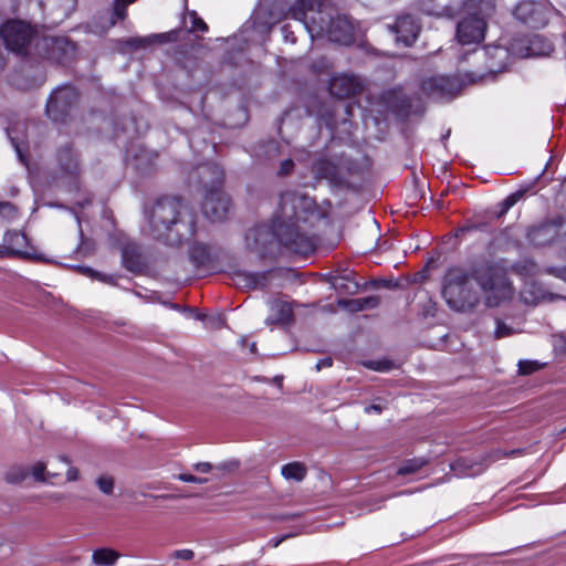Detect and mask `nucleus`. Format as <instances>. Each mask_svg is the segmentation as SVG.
I'll return each mask as SVG.
<instances>
[{
	"mask_svg": "<svg viewBox=\"0 0 566 566\" xmlns=\"http://www.w3.org/2000/svg\"><path fill=\"white\" fill-rule=\"evenodd\" d=\"M399 104L395 105V109L400 114H409L412 109V103L409 97L401 96L397 97Z\"/></svg>",
	"mask_w": 566,
	"mask_h": 566,
	"instance_id": "41",
	"label": "nucleus"
},
{
	"mask_svg": "<svg viewBox=\"0 0 566 566\" xmlns=\"http://www.w3.org/2000/svg\"><path fill=\"white\" fill-rule=\"evenodd\" d=\"M514 15L517 20L533 29L543 28L548 22L545 7L532 0L521 1L514 9Z\"/></svg>",
	"mask_w": 566,
	"mask_h": 566,
	"instance_id": "13",
	"label": "nucleus"
},
{
	"mask_svg": "<svg viewBox=\"0 0 566 566\" xmlns=\"http://www.w3.org/2000/svg\"><path fill=\"white\" fill-rule=\"evenodd\" d=\"M17 208L11 202L4 201L0 202V216L7 219H13L17 217Z\"/></svg>",
	"mask_w": 566,
	"mask_h": 566,
	"instance_id": "40",
	"label": "nucleus"
},
{
	"mask_svg": "<svg viewBox=\"0 0 566 566\" xmlns=\"http://www.w3.org/2000/svg\"><path fill=\"white\" fill-rule=\"evenodd\" d=\"M323 218L315 201L295 191L281 195L280 212L273 220L271 235L290 251L307 255L315 249V241L300 230V222L313 224Z\"/></svg>",
	"mask_w": 566,
	"mask_h": 566,
	"instance_id": "2",
	"label": "nucleus"
},
{
	"mask_svg": "<svg viewBox=\"0 0 566 566\" xmlns=\"http://www.w3.org/2000/svg\"><path fill=\"white\" fill-rule=\"evenodd\" d=\"M272 276V272L252 273L245 271H237L233 275V282L241 289L254 290L265 289Z\"/></svg>",
	"mask_w": 566,
	"mask_h": 566,
	"instance_id": "17",
	"label": "nucleus"
},
{
	"mask_svg": "<svg viewBox=\"0 0 566 566\" xmlns=\"http://www.w3.org/2000/svg\"><path fill=\"white\" fill-rule=\"evenodd\" d=\"M526 238L534 247L566 243V216L547 219L527 228Z\"/></svg>",
	"mask_w": 566,
	"mask_h": 566,
	"instance_id": "8",
	"label": "nucleus"
},
{
	"mask_svg": "<svg viewBox=\"0 0 566 566\" xmlns=\"http://www.w3.org/2000/svg\"><path fill=\"white\" fill-rule=\"evenodd\" d=\"M238 469V462L230 461L223 462L218 465H213V471H217V478L224 475L226 473L233 472Z\"/></svg>",
	"mask_w": 566,
	"mask_h": 566,
	"instance_id": "39",
	"label": "nucleus"
},
{
	"mask_svg": "<svg viewBox=\"0 0 566 566\" xmlns=\"http://www.w3.org/2000/svg\"><path fill=\"white\" fill-rule=\"evenodd\" d=\"M191 262L196 266H206L211 262L209 248L203 243H193L189 250Z\"/></svg>",
	"mask_w": 566,
	"mask_h": 566,
	"instance_id": "26",
	"label": "nucleus"
},
{
	"mask_svg": "<svg viewBox=\"0 0 566 566\" xmlns=\"http://www.w3.org/2000/svg\"><path fill=\"white\" fill-rule=\"evenodd\" d=\"M223 169L214 163H206L193 168L188 176L191 186L201 188L206 193L220 191L223 181Z\"/></svg>",
	"mask_w": 566,
	"mask_h": 566,
	"instance_id": "12",
	"label": "nucleus"
},
{
	"mask_svg": "<svg viewBox=\"0 0 566 566\" xmlns=\"http://www.w3.org/2000/svg\"><path fill=\"white\" fill-rule=\"evenodd\" d=\"M53 6L61 18H66L75 10L76 0H53Z\"/></svg>",
	"mask_w": 566,
	"mask_h": 566,
	"instance_id": "31",
	"label": "nucleus"
},
{
	"mask_svg": "<svg viewBox=\"0 0 566 566\" xmlns=\"http://www.w3.org/2000/svg\"><path fill=\"white\" fill-rule=\"evenodd\" d=\"M191 312L196 319L205 322V317H207V315L200 314L199 312H196L195 310H191Z\"/></svg>",
	"mask_w": 566,
	"mask_h": 566,
	"instance_id": "61",
	"label": "nucleus"
},
{
	"mask_svg": "<svg viewBox=\"0 0 566 566\" xmlns=\"http://www.w3.org/2000/svg\"><path fill=\"white\" fill-rule=\"evenodd\" d=\"M294 168V161L292 159H284L281 164H280V168H279V176H287L292 172Z\"/></svg>",
	"mask_w": 566,
	"mask_h": 566,
	"instance_id": "47",
	"label": "nucleus"
},
{
	"mask_svg": "<svg viewBox=\"0 0 566 566\" xmlns=\"http://www.w3.org/2000/svg\"><path fill=\"white\" fill-rule=\"evenodd\" d=\"M45 470L46 464L40 461L32 467V475L39 482H46Z\"/></svg>",
	"mask_w": 566,
	"mask_h": 566,
	"instance_id": "42",
	"label": "nucleus"
},
{
	"mask_svg": "<svg viewBox=\"0 0 566 566\" xmlns=\"http://www.w3.org/2000/svg\"><path fill=\"white\" fill-rule=\"evenodd\" d=\"M306 467L301 462H291L282 467L281 473L287 480L303 481L306 476Z\"/></svg>",
	"mask_w": 566,
	"mask_h": 566,
	"instance_id": "27",
	"label": "nucleus"
},
{
	"mask_svg": "<svg viewBox=\"0 0 566 566\" xmlns=\"http://www.w3.org/2000/svg\"><path fill=\"white\" fill-rule=\"evenodd\" d=\"M192 29L200 30L202 32H206L208 30V25L206 22L200 19L196 12L192 14Z\"/></svg>",
	"mask_w": 566,
	"mask_h": 566,
	"instance_id": "48",
	"label": "nucleus"
},
{
	"mask_svg": "<svg viewBox=\"0 0 566 566\" xmlns=\"http://www.w3.org/2000/svg\"><path fill=\"white\" fill-rule=\"evenodd\" d=\"M552 51V44L551 43H546V49L543 50L542 52H538V54H547Z\"/></svg>",
	"mask_w": 566,
	"mask_h": 566,
	"instance_id": "63",
	"label": "nucleus"
},
{
	"mask_svg": "<svg viewBox=\"0 0 566 566\" xmlns=\"http://www.w3.org/2000/svg\"><path fill=\"white\" fill-rule=\"evenodd\" d=\"M120 558V554L109 547L97 548L92 554V563L95 566H114Z\"/></svg>",
	"mask_w": 566,
	"mask_h": 566,
	"instance_id": "25",
	"label": "nucleus"
},
{
	"mask_svg": "<svg viewBox=\"0 0 566 566\" xmlns=\"http://www.w3.org/2000/svg\"><path fill=\"white\" fill-rule=\"evenodd\" d=\"M424 461L420 459H413L406 462L402 467L398 469L399 475H407L410 473H415L420 470L424 465Z\"/></svg>",
	"mask_w": 566,
	"mask_h": 566,
	"instance_id": "34",
	"label": "nucleus"
},
{
	"mask_svg": "<svg viewBox=\"0 0 566 566\" xmlns=\"http://www.w3.org/2000/svg\"><path fill=\"white\" fill-rule=\"evenodd\" d=\"M513 334V328L502 321H496L495 338L506 337Z\"/></svg>",
	"mask_w": 566,
	"mask_h": 566,
	"instance_id": "43",
	"label": "nucleus"
},
{
	"mask_svg": "<svg viewBox=\"0 0 566 566\" xmlns=\"http://www.w3.org/2000/svg\"><path fill=\"white\" fill-rule=\"evenodd\" d=\"M475 229H476V226H474V224L464 226V227L458 229L455 235L457 237H463L467 232H470V231L475 230Z\"/></svg>",
	"mask_w": 566,
	"mask_h": 566,
	"instance_id": "54",
	"label": "nucleus"
},
{
	"mask_svg": "<svg viewBox=\"0 0 566 566\" xmlns=\"http://www.w3.org/2000/svg\"><path fill=\"white\" fill-rule=\"evenodd\" d=\"M80 476V472L76 468L70 467L66 471V479L67 481H76Z\"/></svg>",
	"mask_w": 566,
	"mask_h": 566,
	"instance_id": "50",
	"label": "nucleus"
},
{
	"mask_svg": "<svg viewBox=\"0 0 566 566\" xmlns=\"http://www.w3.org/2000/svg\"><path fill=\"white\" fill-rule=\"evenodd\" d=\"M174 33H159L149 36H134L122 41L123 51L133 52L147 48L154 43H164L172 40Z\"/></svg>",
	"mask_w": 566,
	"mask_h": 566,
	"instance_id": "19",
	"label": "nucleus"
},
{
	"mask_svg": "<svg viewBox=\"0 0 566 566\" xmlns=\"http://www.w3.org/2000/svg\"><path fill=\"white\" fill-rule=\"evenodd\" d=\"M523 196V191H516L510 195L507 198H505L501 203L500 216L506 213L509 209H511Z\"/></svg>",
	"mask_w": 566,
	"mask_h": 566,
	"instance_id": "36",
	"label": "nucleus"
},
{
	"mask_svg": "<svg viewBox=\"0 0 566 566\" xmlns=\"http://www.w3.org/2000/svg\"><path fill=\"white\" fill-rule=\"evenodd\" d=\"M446 10L450 12V13H449V15H450V17H454V14H455V10H454L453 8H451V7H447V8H446Z\"/></svg>",
	"mask_w": 566,
	"mask_h": 566,
	"instance_id": "64",
	"label": "nucleus"
},
{
	"mask_svg": "<svg viewBox=\"0 0 566 566\" xmlns=\"http://www.w3.org/2000/svg\"><path fill=\"white\" fill-rule=\"evenodd\" d=\"M122 260L124 266L130 272L142 271L144 261L138 244L127 242L122 249Z\"/></svg>",
	"mask_w": 566,
	"mask_h": 566,
	"instance_id": "22",
	"label": "nucleus"
},
{
	"mask_svg": "<svg viewBox=\"0 0 566 566\" xmlns=\"http://www.w3.org/2000/svg\"><path fill=\"white\" fill-rule=\"evenodd\" d=\"M27 235L19 231H8L3 238V244L0 247V256L22 255L27 256L23 249L27 247Z\"/></svg>",
	"mask_w": 566,
	"mask_h": 566,
	"instance_id": "18",
	"label": "nucleus"
},
{
	"mask_svg": "<svg viewBox=\"0 0 566 566\" xmlns=\"http://www.w3.org/2000/svg\"><path fill=\"white\" fill-rule=\"evenodd\" d=\"M197 216L187 201L178 197L158 199L148 212V232L169 245L180 244L196 233Z\"/></svg>",
	"mask_w": 566,
	"mask_h": 566,
	"instance_id": "3",
	"label": "nucleus"
},
{
	"mask_svg": "<svg viewBox=\"0 0 566 566\" xmlns=\"http://www.w3.org/2000/svg\"><path fill=\"white\" fill-rule=\"evenodd\" d=\"M284 17L302 22L312 39L326 35L336 43L349 44L354 41L350 20L345 15H334L323 0H296Z\"/></svg>",
	"mask_w": 566,
	"mask_h": 566,
	"instance_id": "4",
	"label": "nucleus"
},
{
	"mask_svg": "<svg viewBox=\"0 0 566 566\" xmlns=\"http://www.w3.org/2000/svg\"><path fill=\"white\" fill-rule=\"evenodd\" d=\"M230 209V199L222 191H210L206 193L202 201V213L212 222L222 221L227 218Z\"/></svg>",
	"mask_w": 566,
	"mask_h": 566,
	"instance_id": "14",
	"label": "nucleus"
},
{
	"mask_svg": "<svg viewBox=\"0 0 566 566\" xmlns=\"http://www.w3.org/2000/svg\"><path fill=\"white\" fill-rule=\"evenodd\" d=\"M333 365V359L331 357H325L317 361L316 364V370H321L323 368L331 367Z\"/></svg>",
	"mask_w": 566,
	"mask_h": 566,
	"instance_id": "51",
	"label": "nucleus"
},
{
	"mask_svg": "<svg viewBox=\"0 0 566 566\" xmlns=\"http://www.w3.org/2000/svg\"><path fill=\"white\" fill-rule=\"evenodd\" d=\"M380 304V297L377 295L361 298L339 300L338 305L343 308L356 313L365 310L376 308Z\"/></svg>",
	"mask_w": 566,
	"mask_h": 566,
	"instance_id": "23",
	"label": "nucleus"
},
{
	"mask_svg": "<svg viewBox=\"0 0 566 566\" xmlns=\"http://www.w3.org/2000/svg\"><path fill=\"white\" fill-rule=\"evenodd\" d=\"M392 30L397 35V41L409 46L416 41L420 31V25L415 17L407 14L397 19Z\"/></svg>",
	"mask_w": 566,
	"mask_h": 566,
	"instance_id": "16",
	"label": "nucleus"
},
{
	"mask_svg": "<svg viewBox=\"0 0 566 566\" xmlns=\"http://www.w3.org/2000/svg\"><path fill=\"white\" fill-rule=\"evenodd\" d=\"M193 469L195 471L200 473H209L213 471V464H211L210 462H198L193 464Z\"/></svg>",
	"mask_w": 566,
	"mask_h": 566,
	"instance_id": "49",
	"label": "nucleus"
},
{
	"mask_svg": "<svg viewBox=\"0 0 566 566\" xmlns=\"http://www.w3.org/2000/svg\"><path fill=\"white\" fill-rule=\"evenodd\" d=\"M365 411L367 413L374 411V412H377V413H380L382 411V407L380 405H376V403H373L368 407L365 408Z\"/></svg>",
	"mask_w": 566,
	"mask_h": 566,
	"instance_id": "57",
	"label": "nucleus"
},
{
	"mask_svg": "<svg viewBox=\"0 0 566 566\" xmlns=\"http://www.w3.org/2000/svg\"><path fill=\"white\" fill-rule=\"evenodd\" d=\"M462 83L457 76L434 75L427 77L421 83V91L429 98L441 101L452 99L461 91Z\"/></svg>",
	"mask_w": 566,
	"mask_h": 566,
	"instance_id": "11",
	"label": "nucleus"
},
{
	"mask_svg": "<svg viewBox=\"0 0 566 566\" xmlns=\"http://www.w3.org/2000/svg\"><path fill=\"white\" fill-rule=\"evenodd\" d=\"M266 232H268V230L265 227H260V228H256L255 230L251 231V234H253L255 241H258L260 239V237Z\"/></svg>",
	"mask_w": 566,
	"mask_h": 566,
	"instance_id": "56",
	"label": "nucleus"
},
{
	"mask_svg": "<svg viewBox=\"0 0 566 566\" xmlns=\"http://www.w3.org/2000/svg\"><path fill=\"white\" fill-rule=\"evenodd\" d=\"M151 157L154 156L149 154L137 155L133 161L135 169L143 174L148 172L150 170Z\"/></svg>",
	"mask_w": 566,
	"mask_h": 566,
	"instance_id": "32",
	"label": "nucleus"
},
{
	"mask_svg": "<svg viewBox=\"0 0 566 566\" xmlns=\"http://www.w3.org/2000/svg\"><path fill=\"white\" fill-rule=\"evenodd\" d=\"M8 135L10 137V139H11V143H12L13 147L15 148V150L18 153V156H19L20 160L23 161V155L21 153L19 143L17 142V139L14 137L11 136L10 132H8Z\"/></svg>",
	"mask_w": 566,
	"mask_h": 566,
	"instance_id": "55",
	"label": "nucleus"
},
{
	"mask_svg": "<svg viewBox=\"0 0 566 566\" xmlns=\"http://www.w3.org/2000/svg\"><path fill=\"white\" fill-rule=\"evenodd\" d=\"M298 517V514H282L275 517V520L279 521H287V520H295Z\"/></svg>",
	"mask_w": 566,
	"mask_h": 566,
	"instance_id": "59",
	"label": "nucleus"
},
{
	"mask_svg": "<svg viewBox=\"0 0 566 566\" xmlns=\"http://www.w3.org/2000/svg\"><path fill=\"white\" fill-rule=\"evenodd\" d=\"M29 471L23 467H11L4 474V480L10 484H19L25 480Z\"/></svg>",
	"mask_w": 566,
	"mask_h": 566,
	"instance_id": "30",
	"label": "nucleus"
},
{
	"mask_svg": "<svg viewBox=\"0 0 566 566\" xmlns=\"http://www.w3.org/2000/svg\"><path fill=\"white\" fill-rule=\"evenodd\" d=\"M492 50L494 51V55H496V56H506L507 55L506 50L502 46H494Z\"/></svg>",
	"mask_w": 566,
	"mask_h": 566,
	"instance_id": "60",
	"label": "nucleus"
},
{
	"mask_svg": "<svg viewBox=\"0 0 566 566\" xmlns=\"http://www.w3.org/2000/svg\"><path fill=\"white\" fill-rule=\"evenodd\" d=\"M558 339L563 343V349L566 353V334L559 335Z\"/></svg>",
	"mask_w": 566,
	"mask_h": 566,
	"instance_id": "62",
	"label": "nucleus"
},
{
	"mask_svg": "<svg viewBox=\"0 0 566 566\" xmlns=\"http://www.w3.org/2000/svg\"><path fill=\"white\" fill-rule=\"evenodd\" d=\"M96 485L101 492L111 495L114 492L115 481L109 475H102L96 479Z\"/></svg>",
	"mask_w": 566,
	"mask_h": 566,
	"instance_id": "33",
	"label": "nucleus"
},
{
	"mask_svg": "<svg viewBox=\"0 0 566 566\" xmlns=\"http://www.w3.org/2000/svg\"><path fill=\"white\" fill-rule=\"evenodd\" d=\"M57 161L60 168L70 176H77L81 170L78 155L67 144L57 150Z\"/></svg>",
	"mask_w": 566,
	"mask_h": 566,
	"instance_id": "20",
	"label": "nucleus"
},
{
	"mask_svg": "<svg viewBox=\"0 0 566 566\" xmlns=\"http://www.w3.org/2000/svg\"><path fill=\"white\" fill-rule=\"evenodd\" d=\"M82 272L88 274L92 277H95L104 283L116 284V277L114 275H106L99 272H96L90 268H81Z\"/></svg>",
	"mask_w": 566,
	"mask_h": 566,
	"instance_id": "38",
	"label": "nucleus"
},
{
	"mask_svg": "<svg viewBox=\"0 0 566 566\" xmlns=\"http://www.w3.org/2000/svg\"><path fill=\"white\" fill-rule=\"evenodd\" d=\"M471 279L480 286L488 307L499 306L512 297V286L502 269L483 261L475 264L470 272L452 268L446 273L442 295L451 308L465 312L479 304L480 293L473 287Z\"/></svg>",
	"mask_w": 566,
	"mask_h": 566,
	"instance_id": "1",
	"label": "nucleus"
},
{
	"mask_svg": "<svg viewBox=\"0 0 566 566\" xmlns=\"http://www.w3.org/2000/svg\"><path fill=\"white\" fill-rule=\"evenodd\" d=\"M272 314L265 319L268 325L272 324H290L293 322L294 314L291 303L285 301H273L271 303Z\"/></svg>",
	"mask_w": 566,
	"mask_h": 566,
	"instance_id": "21",
	"label": "nucleus"
},
{
	"mask_svg": "<svg viewBox=\"0 0 566 566\" xmlns=\"http://www.w3.org/2000/svg\"><path fill=\"white\" fill-rule=\"evenodd\" d=\"M356 171L354 160L343 153L325 149L314 155L311 172L316 181H327L333 188H349V177Z\"/></svg>",
	"mask_w": 566,
	"mask_h": 566,
	"instance_id": "5",
	"label": "nucleus"
},
{
	"mask_svg": "<svg viewBox=\"0 0 566 566\" xmlns=\"http://www.w3.org/2000/svg\"><path fill=\"white\" fill-rule=\"evenodd\" d=\"M78 98L76 90L70 85L57 87L46 103V115L54 122H65Z\"/></svg>",
	"mask_w": 566,
	"mask_h": 566,
	"instance_id": "10",
	"label": "nucleus"
},
{
	"mask_svg": "<svg viewBox=\"0 0 566 566\" xmlns=\"http://www.w3.org/2000/svg\"><path fill=\"white\" fill-rule=\"evenodd\" d=\"M135 1L136 0H114L111 13V25H115L117 21L124 20L127 15V7Z\"/></svg>",
	"mask_w": 566,
	"mask_h": 566,
	"instance_id": "29",
	"label": "nucleus"
},
{
	"mask_svg": "<svg viewBox=\"0 0 566 566\" xmlns=\"http://www.w3.org/2000/svg\"><path fill=\"white\" fill-rule=\"evenodd\" d=\"M205 324H206V327L209 329H213V331L221 329L222 327L226 326V318L223 317L222 314L207 316V317H205Z\"/></svg>",
	"mask_w": 566,
	"mask_h": 566,
	"instance_id": "35",
	"label": "nucleus"
},
{
	"mask_svg": "<svg viewBox=\"0 0 566 566\" xmlns=\"http://www.w3.org/2000/svg\"><path fill=\"white\" fill-rule=\"evenodd\" d=\"M170 557L182 560H191L195 557V552L191 549H178L174 551Z\"/></svg>",
	"mask_w": 566,
	"mask_h": 566,
	"instance_id": "46",
	"label": "nucleus"
},
{
	"mask_svg": "<svg viewBox=\"0 0 566 566\" xmlns=\"http://www.w3.org/2000/svg\"><path fill=\"white\" fill-rule=\"evenodd\" d=\"M542 364L536 360H521L518 363V370L522 375H531L542 368Z\"/></svg>",
	"mask_w": 566,
	"mask_h": 566,
	"instance_id": "37",
	"label": "nucleus"
},
{
	"mask_svg": "<svg viewBox=\"0 0 566 566\" xmlns=\"http://www.w3.org/2000/svg\"><path fill=\"white\" fill-rule=\"evenodd\" d=\"M177 479L179 481L187 482V483L203 484V483L208 482L207 478H199V476H196V475H192V474H188V473H180V474L177 475Z\"/></svg>",
	"mask_w": 566,
	"mask_h": 566,
	"instance_id": "45",
	"label": "nucleus"
},
{
	"mask_svg": "<svg viewBox=\"0 0 566 566\" xmlns=\"http://www.w3.org/2000/svg\"><path fill=\"white\" fill-rule=\"evenodd\" d=\"M154 499H161V500H176L181 496L188 497L189 495H177V494H160V495H150Z\"/></svg>",
	"mask_w": 566,
	"mask_h": 566,
	"instance_id": "53",
	"label": "nucleus"
},
{
	"mask_svg": "<svg viewBox=\"0 0 566 566\" xmlns=\"http://www.w3.org/2000/svg\"><path fill=\"white\" fill-rule=\"evenodd\" d=\"M75 44L66 36H41L34 45V55L64 63L75 53Z\"/></svg>",
	"mask_w": 566,
	"mask_h": 566,
	"instance_id": "9",
	"label": "nucleus"
},
{
	"mask_svg": "<svg viewBox=\"0 0 566 566\" xmlns=\"http://www.w3.org/2000/svg\"><path fill=\"white\" fill-rule=\"evenodd\" d=\"M328 90L333 96L344 99L361 92L363 83L360 78L355 75L339 74L332 77Z\"/></svg>",
	"mask_w": 566,
	"mask_h": 566,
	"instance_id": "15",
	"label": "nucleus"
},
{
	"mask_svg": "<svg viewBox=\"0 0 566 566\" xmlns=\"http://www.w3.org/2000/svg\"><path fill=\"white\" fill-rule=\"evenodd\" d=\"M332 285L343 293L355 294L358 291V284L350 280V273L333 277Z\"/></svg>",
	"mask_w": 566,
	"mask_h": 566,
	"instance_id": "28",
	"label": "nucleus"
},
{
	"mask_svg": "<svg viewBox=\"0 0 566 566\" xmlns=\"http://www.w3.org/2000/svg\"><path fill=\"white\" fill-rule=\"evenodd\" d=\"M293 534H286V535H283L281 537H277V538H272L269 544L272 546V547H277L281 543H283L285 539L292 537Z\"/></svg>",
	"mask_w": 566,
	"mask_h": 566,
	"instance_id": "52",
	"label": "nucleus"
},
{
	"mask_svg": "<svg viewBox=\"0 0 566 566\" xmlns=\"http://www.w3.org/2000/svg\"><path fill=\"white\" fill-rule=\"evenodd\" d=\"M48 499L59 502L65 499V495L63 493H51L46 496Z\"/></svg>",
	"mask_w": 566,
	"mask_h": 566,
	"instance_id": "58",
	"label": "nucleus"
},
{
	"mask_svg": "<svg viewBox=\"0 0 566 566\" xmlns=\"http://www.w3.org/2000/svg\"><path fill=\"white\" fill-rule=\"evenodd\" d=\"M495 11V0H467L465 15L457 24V38L461 44H478L484 39L486 19Z\"/></svg>",
	"mask_w": 566,
	"mask_h": 566,
	"instance_id": "6",
	"label": "nucleus"
},
{
	"mask_svg": "<svg viewBox=\"0 0 566 566\" xmlns=\"http://www.w3.org/2000/svg\"><path fill=\"white\" fill-rule=\"evenodd\" d=\"M452 471L459 476L476 475L483 471V467L480 462L470 459H458L451 464Z\"/></svg>",
	"mask_w": 566,
	"mask_h": 566,
	"instance_id": "24",
	"label": "nucleus"
},
{
	"mask_svg": "<svg viewBox=\"0 0 566 566\" xmlns=\"http://www.w3.org/2000/svg\"><path fill=\"white\" fill-rule=\"evenodd\" d=\"M6 48L17 55H34V45L41 38L34 27L22 20H8L0 27Z\"/></svg>",
	"mask_w": 566,
	"mask_h": 566,
	"instance_id": "7",
	"label": "nucleus"
},
{
	"mask_svg": "<svg viewBox=\"0 0 566 566\" xmlns=\"http://www.w3.org/2000/svg\"><path fill=\"white\" fill-rule=\"evenodd\" d=\"M368 367L377 371H388L394 367V363L389 360L370 361Z\"/></svg>",
	"mask_w": 566,
	"mask_h": 566,
	"instance_id": "44",
	"label": "nucleus"
}]
</instances>
